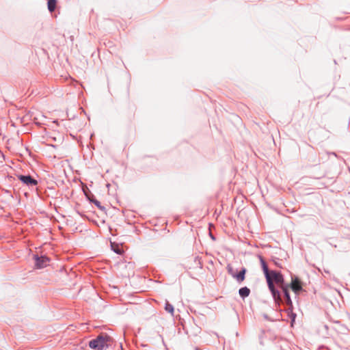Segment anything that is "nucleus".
<instances>
[{
    "label": "nucleus",
    "mask_w": 350,
    "mask_h": 350,
    "mask_svg": "<svg viewBox=\"0 0 350 350\" xmlns=\"http://www.w3.org/2000/svg\"><path fill=\"white\" fill-rule=\"evenodd\" d=\"M239 293L243 298L248 297L250 293V290L247 287H243L239 289Z\"/></svg>",
    "instance_id": "obj_8"
},
{
    "label": "nucleus",
    "mask_w": 350,
    "mask_h": 350,
    "mask_svg": "<svg viewBox=\"0 0 350 350\" xmlns=\"http://www.w3.org/2000/svg\"><path fill=\"white\" fill-rule=\"evenodd\" d=\"M282 291L284 292V295L286 297V304L288 305L291 306L292 305V301H291V299L290 298L288 286H282Z\"/></svg>",
    "instance_id": "obj_9"
},
{
    "label": "nucleus",
    "mask_w": 350,
    "mask_h": 350,
    "mask_svg": "<svg viewBox=\"0 0 350 350\" xmlns=\"http://www.w3.org/2000/svg\"><path fill=\"white\" fill-rule=\"evenodd\" d=\"M56 7V0H48V9L52 12L55 10Z\"/></svg>",
    "instance_id": "obj_10"
},
{
    "label": "nucleus",
    "mask_w": 350,
    "mask_h": 350,
    "mask_svg": "<svg viewBox=\"0 0 350 350\" xmlns=\"http://www.w3.org/2000/svg\"><path fill=\"white\" fill-rule=\"evenodd\" d=\"M165 308L166 311H167L168 312H170L171 314H173L174 307L171 304H170L169 303H166Z\"/></svg>",
    "instance_id": "obj_11"
},
{
    "label": "nucleus",
    "mask_w": 350,
    "mask_h": 350,
    "mask_svg": "<svg viewBox=\"0 0 350 350\" xmlns=\"http://www.w3.org/2000/svg\"><path fill=\"white\" fill-rule=\"evenodd\" d=\"M115 252H116L117 254H121L122 253V250L119 248V247L117 245L116 246V248H113Z\"/></svg>",
    "instance_id": "obj_13"
},
{
    "label": "nucleus",
    "mask_w": 350,
    "mask_h": 350,
    "mask_svg": "<svg viewBox=\"0 0 350 350\" xmlns=\"http://www.w3.org/2000/svg\"><path fill=\"white\" fill-rule=\"evenodd\" d=\"M228 273L232 276V275H234V273H233L232 271V268L231 266L228 265Z\"/></svg>",
    "instance_id": "obj_12"
},
{
    "label": "nucleus",
    "mask_w": 350,
    "mask_h": 350,
    "mask_svg": "<svg viewBox=\"0 0 350 350\" xmlns=\"http://www.w3.org/2000/svg\"><path fill=\"white\" fill-rule=\"evenodd\" d=\"M112 343V339L107 334H100L96 338L92 340L89 342L91 349L95 350H104L108 348Z\"/></svg>",
    "instance_id": "obj_1"
},
{
    "label": "nucleus",
    "mask_w": 350,
    "mask_h": 350,
    "mask_svg": "<svg viewBox=\"0 0 350 350\" xmlns=\"http://www.w3.org/2000/svg\"><path fill=\"white\" fill-rule=\"evenodd\" d=\"M269 279L273 284V282H275L282 289V286H284V278L280 273L275 271H271L269 275Z\"/></svg>",
    "instance_id": "obj_3"
},
{
    "label": "nucleus",
    "mask_w": 350,
    "mask_h": 350,
    "mask_svg": "<svg viewBox=\"0 0 350 350\" xmlns=\"http://www.w3.org/2000/svg\"><path fill=\"white\" fill-rule=\"evenodd\" d=\"M260 263L262 265L263 272H264L266 279H267L269 288L271 291L272 295H273L274 299L275 300V301H281L280 293L275 288L274 285L271 283V282L269 279V275H270L271 271H269L267 263L265 262V261L261 256L260 257Z\"/></svg>",
    "instance_id": "obj_2"
},
{
    "label": "nucleus",
    "mask_w": 350,
    "mask_h": 350,
    "mask_svg": "<svg viewBox=\"0 0 350 350\" xmlns=\"http://www.w3.org/2000/svg\"><path fill=\"white\" fill-rule=\"evenodd\" d=\"M36 266L37 268L41 269L45 267L49 262V258L46 256H41L40 258L35 256Z\"/></svg>",
    "instance_id": "obj_6"
},
{
    "label": "nucleus",
    "mask_w": 350,
    "mask_h": 350,
    "mask_svg": "<svg viewBox=\"0 0 350 350\" xmlns=\"http://www.w3.org/2000/svg\"><path fill=\"white\" fill-rule=\"evenodd\" d=\"M291 288L295 293H298L302 290V283L298 278H292Z\"/></svg>",
    "instance_id": "obj_5"
},
{
    "label": "nucleus",
    "mask_w": 350,
    "mask_h": 350,
    "mask_svg": "<svg viewBox=\"0 0 350 350\" xmlns=\"http://www.w3.org/2000/svg\"><path fill=\"white\" fill-rule=\"evenodd\" d=\"M18 178L27 186H36L38 184V181L31 176L18 175Z\"/></svg>",
    "instance_id": "obj_4"
},
{
    "label": "nucleus",
    "mask_w": 350,
    "mask_h": 350,
    "mask_svg": "<svg viewBox=\"0 0 350 350\" xmlns=\"http://www.w3.org/2000/svg\"><path fill=\"white\" fill-rule=\"evenodd\" d=\"M246 271V269L243 268L239 273L232 275V277L234 278L239 282H242L245 280V275Z\"/></svg>",
    "instance_id": "obj_7"
}]
</instances>
